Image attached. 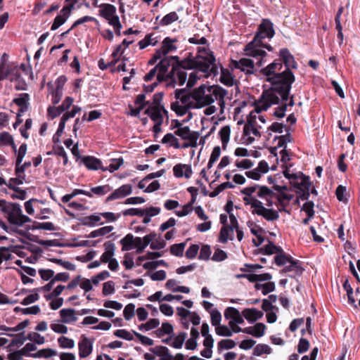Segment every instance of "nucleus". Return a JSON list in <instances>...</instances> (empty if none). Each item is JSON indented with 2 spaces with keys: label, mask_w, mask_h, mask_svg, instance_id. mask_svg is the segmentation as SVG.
<instances>
[{
  "label": "nucleus",
  "mask_w": 360,
  "mask_h": 360,
  "mask_svg": "<svg viewBox=\"0 0 360 360\" xmlns=\"http://www.w3.org/2000/svg\"><path fill=\"white\" fill-rule=\"evenodd\" d=\"M282 68V63L276 60L261 70L262 74L266 77V81L270 83L271 86L263 91L259 98L260 106L265 108L281 104L274 112V115L278 118L285 116L288 106L295 105L293 96L290 97L288 103L286 101L295 77L291 70L281 71Z\"/></svg>",
  "instance_id": "1"
},
{
  "label": "nucleus",
  "mask_w": 360,
  "mask_h": 360,
  "mask_svg": "<svg viewBox=\"0 0 360 360\" xmlns=\"http://www.w3.org/2000/svg\"><path fill=\"white\" fill-rule=\"evenodd\" d=\"M155 66L158 70L157 80L165 82L166 85L174 87L176 84L183 85L187 79V72L183 65V60L178 56L162 57Z\"/></svg>",
  "instance_id": "2"
},
{
  "label": "nucleus",
  "mask_w": 360,
  "mask_h": 360,
  "mask_svg": "<svg viewBox=\"0 0 360 360\" xmlns=\"http://www.w3.org/2000/svg\"><path fill=\"white\" fill-rule=\"evenodd\" d=\"M194 94L198 108L207 106L204 110L206 115H211L217 112L218 108L212 105L214 101H217L220 108V112H224L225 108L224 98L228 94L226 89L218 85H201L194 89Z\"/></svg>",
  "instance_id": "3"
},
{
  "label": "nucleus",
  "mask_w": 360,
  "mask_h": 360,
  "mask_svg": "<svg viewBox=\"0 0 360 360\" xmlns=\"http://www.w3.org/2000/svg\"><path fill=\"white\" fill-rule=\"evenodd\" d=\"M215 57L212 51L206 47H198V53L195 56H188L183 60V65L185 70L187 69H195L203 74V77H208L215 76L219 72V68L216 64Z\"/></svg>",
  "instance_id": "4"
},
{
  "label": "nucleus",
  "mask_w": 360,
  "mask_h": 360,
  "mask_svg": "<svg viewBox=\"0 0 360 360\" xmlns=\"http://www.w3.org/2000/svg\"><path fill=\"white\" fill-rule=\"evenodd\" d=\"M275 193L269 188H263L259 191L260 200H255L252 204L251 212L253 214L262 217L267 221H274L279 218V210L274 209L276 205L274 200Z\"/></svg>",
  "instance_id": "5"
},
{
  "label": "nucleus",
  "mask_w": 360,
  "mask_h": 360,
  "mask_svg": "<svg viewBox=\"0 0 360 360\" xmlns=\"http://www.w3.org/2000/svg\"><path fill=\"white\" fill-rule=\"evenodd\" d=\"M274 30L273 24L269 20H263L259 25L258 32L255 36L254 39L248 44L244 49L245 54L248 56L261 58L266 56V53L259 49V47L262 44V40L265 38L271 39L274 35Z\"/></svg>",
  "instance_id": "6"
},
{
  "label": "nucleus",
  "mask_w": 360,
  "mask_h": 360,
  "mask_svg": "<svg viewBox=\"0 0 360 360\" xmlns=\"http://www.w3.org/2000/svg\"><path fill=\"white\" fill-rule=\"evenodd\" d=\"M176 101L171 103V109L178 115H185L189 109L198 108L195 104L194 90L189 93L184 89L175 91Z\"/></svg>",
  "instance_id": "7"
},
{
  "label": "nucleus",
  "mask_w": 360,
  "mask_h": 360,
  "mask_svg": "<svg viewBox=\"0 0 360 360\" xmlns=\"http://www.w3.org/2000/svg\"><path fill=\"white\" fill-rule=\"evenodd\" d=\"M260 99H259L255 105V110H252L248 115L247 123L244 126L243 134L247 137V141L248 143H252L255 141V137L252 136V134L255 136L259 137L261 134L259 129L261 126L258 124L257 122V114L262 110H266L269 107L260 106Z\"/></svg>",
  "instance_id": "8"
},
{
  "label": "nucleus",
  "mask_w": 360,
  "mask_h": 360,
  "mask_svg": "<svg viewBox=\"0 0 360 360\" xmlns=\"http://www.w3.org/2000/svg\"><path fill=\"white\" fill-rule=\"evenodd\" d=\"M145 113L147 114L155 123L153 127V131L155 136H156L161 131V125L163 122L164 116H167V111L165 110V107H147L145 110Z\"/></svg>",
  "instance_id": "9"
},
{
  "label": "nucleus",
  "mask_w": 360,
  "mask_h": 360,
  "mask_svg": "<svg viewBox=\"0 0 360 360\" xmlns=\"http://www.w3.org/2000/svg\"><path fill=\"white\" fill-rule=\"evenodd\" d=\"M10 210L8 214V221L10 224L18 226H22L27 222L32 221V219L22 214L21 207L18 203H10Z\"/></svg>",
  "instance_id": "10"
},
{
  "label": "nucleus",
  "mask_w": 360,
  "mask_h": 360,
  "mask_svg": "<svg viewBox=\"0 0 360 360\" xmlns=\"http://www.w3.org/2000/svg\"><path fill=\"white\" fill-rule=\"evenodd\" d=\"M156 237L155 233H150L146 235L143 238L136 237V253L143 250L149 243H150V248L153 250H160L166 246V243L163 240H155Z\"/></svg>",
  "instance_id": "11"
},
{
  "label": "nucleus",
  "mask_w": 360,
  "mask_h": 360,
  "mask_svg": "<svg viewBox=\"0 0 360 360\" xmlns=\"http://www.w3.org/2000/svg\"><path fill=\"white\" fill-rule=\"evenodd\" d=\"M176 41V39H172L169 37H166L163 41L162 46L160 49L157 50L154 53L153 58L150 60V63H155L158 60L161 59L162 57H167L166 56L170 52L175 51L176 46L174 43Z\"/></svg>",
  "instance_id": "12"
},
{
  "label": "nucleus",
  "mask_w": 360,
  "mask_h": 360,
  "mask_svg": "<svg viewBox=\"0 0 360 360\" xmlns=\"http://www.w3.org/2000/svg\"><path fill=\"white\" fill-rule=\"evenodd\" d=\"M163 94L158 93L155 94L153 96V102L150 103L148 101H145L146 96L143 94H140L136 96V116L139 114L140 111L143 109L146 105L148 107L155 108L158 107H164L161 104V101L162 100Z\"/></svg>",
  "instance_id": "13"
},
{
  "label": "nucleus",
  "mask_w": 360,
  "mask_h": 360,
  "mask_svg": "<svg viewBox=\"0 0 360 360\" xmlns=\"http://www.w3.org/2000/svg\"><path fill=\"white\" fill-rule=\"evenodd\" d=\"M74 99L70 96H67L65 100L63 101L62 104L55 107V106H49L47 109L48 116L53 120L56 117L59 116L61 113L65 112L66 110L70 108L72 105Z\"/></svg>",
  "instance_id": "14"
},
{
  "label": "nucleus",
  "mask_w": 360,
  "mask_h": 360,
  "mask_svg": "<svg viewBox=\"0 0 360 360\" xmlns=\"http://www.w3.org/2000/svg\"><path fill=\"white\" fill-rule=\"evenodd\" d=\"M158 72L157 68L154 67L144 76L143 89L146 93L152 92L155 87L158 86L159 83L157 80Z\"/></svg>",
  "instance_id": "15"
},
{
  "label": "nucleus",
  "mask_w": 360,
  "mask_h": 360,
  "mask_svg": "<svg viewBox=\"0 0 360 360\" xmlns=\"http://www.w3.org/2000/svg\"><path fill=\"white\" fill-rule=\"evenodd\" d=\"M299 180L295 181L293 185L297 189L302 191L303 193L300 195L302 200H307L309 196V189L311 186V182L309 181V177L304 175L303 174H300Z\"/></svg>",
  "instance_id": "16"
},
{
  "label": "nucleus",
  "mask_w": 360,
  "mask_h": 360,
  "mask_svg": "<svg viewBox=\"0 0 360 360\" xmlns=\"http://www.w3.org/2000/svg\"><path fill=\"white\" fill-rule=\"evenodd\" d=\"M160 208L156 207H150L146 209H136V217L143 218L142 222L148 224L150 221L152 217L159 214Z\"/></svg>",
  "instance_id": "17"
},
{
  "label": "nucleus",
  "mask_w": 360,
  "mask_h": 360,
  "mask_svg": "<svg viewBox=\"0 0 360 360\" xmlns=\"http://www.w3.org/2000/svg\"><path fill=\"white\" fill-rule=\"evenodd\" d=\"M131 192V186L129 184H124L115 190L110 195L105 198V202L112 200L123 198Z\"/></svg>",
  "instance_id": "18"
},
{
  "label": "nucleus",
  "mask_w": 360,
  "mask_h": 360,
  "mask_svg": "<svg viewBox=\"0 0 360 360\" xmlns=\"http://www.w3.org/2000/svg\"><path fill=\"white\" fill-rule=\"evenodd\" d=\"M82 163H83L88 169L98 170L101 169L103 172L107 171L108 168H104L102 162L94 156H83L82 158Z\"/></svg>",
  "instance_id": "19"
},
{
  "label": "nucleus",
  "mask_w": 360,
  "mask_h": 360,
  "mask_svg": "<svg viewBox=\"0 0 360 360\" xmlns=\"http://www.w3.org/2000/svg\"><path fill=\"white\" fill-rule=\"evenodd\" d=\"M78 349L79 357L86 358L92 352L93 343L89 338L82 335L78 344Z\"/></svg>",
  "instance_id": "20"
},
{
  "label": "nucleus",
  "mask_w": 360,
  "mask_h": 360,
  "mask_svg": "<svg viewBox=\"0 0 360 360\" xmlns=\"http://www.w3.org/2000/svg\"><path fill=\"white\" fill-rule=\"evenodd\" d=\"M174 175L177 178L184 176L186 179H189L192 175V168L190 165L186 164H177L173 167Z\"/></svg>",
  "instance_id": "21"
},
{
  "label": "nucleus",
  "mask_w": 360,
  "mask_h": 360,
  "mask_svg": "<svg viewBox=\"0 0 360 360\" xmlns=\"http://www.w3.org/2000/svg\"><path fill=\"white\" fill-rule=\"evenodd\" d=\"M30 95L27 93H22L19 95L18 98H14L13 102L18 107V116H21L22 113L26 112L29 108Z\"/></svg>",
  "instance_id": "22"
},
{
  "label": "nucleus",
  "mask_w": 360,
  "mask_h": 360,
  "mask_svg": "<svg viewBox=\"0 0 360 360\" xmlns=\"http://www.w3.org/2000/svg\"><path fill=\"white\" fill-rule=\"evenodd\" d=\"M280 57L281 58L283 63L285 66V70H289L290 68H297V63L295 60L294 56L290 53L288 49H282L280 51L279 53Z\"/></svg>",
  "instance_id": "23"
},
{
  "label": "nucleus",
  "mask_w": 360,
  "mask_h": 360,
  "mask_svg": "<svg viewBox=\"0 0 360 360\" xmlns=\"http://www.w3.org/2000/svg\"><path fill=\"white\" fill-rule=\"evenodd\" d=\"M224 317L226 319L234 321V322L242 324L244 323V319L243 318L242 313L232 307H227L224 311Z\"/></svg>",
  "instance_id": "24"
},
{
  "label": "nucleus",
  "mask_w": 360,
  "mask_h": 360,
  "mask_svg": "<svg viewBox=\"0 0 360 360\" xmlns=\"http://www.w3.org/2000/svg\"><path fill=\"white\" fill-rule=\"evenodd\" d=\"M242 315L248 321L253 323L263 316V312L255 308H248L242 311Z\"/></svg>",
  "instance_id": "25"
},
{
  "label": "nucleus",
  "mask_w": 360,
  "mask_h": 360,
  "mask_svg": "<svg viewBox=\"0 0 360 360\" xmlns=\"http://www.w3.org/2000/svg\"><path fill=\"white\" fill-rule=\"evenodd\" d=\"M254 61L249 58H241L236 61L235 67L248 74H252L254 72Z\"/></svg>",
  "instance_id": "26"
},
{
  "label": "nucleus",
  "mask_w": 360,
  "mask_h": 360,
  "mask_svg": "<svg viewBox=\"0 0 360 360\" xmlns=\"http://www.w3.org/2000/svg\"><path fill=\"white\" fill-rule=\"evenodd\" d=\"M79 220L82 225L90 227H93L98 224L102 225L104 224L103 221H101V217L100 213L97 214H94L89 216L83 217Z\"/></svg>",
  "instance_id": "27"
},
{
  "label": "nucleus",
  "mask_w": 360,
  "mask_h": 360,
  "mask_svg": "<svg viewBox=\"0 0 360 360\" xmlns=\"http://www.w3.org/2000/svg\"><path fill=\"white\" fill-rule=\"evenodd\" d=\"M234 229L228 226H223L221 228L218 241L221 243H226L229 240H233L234 236Z\"/></svg>",
  "instance_id": "28"
},
{
  "label": "nucleus",
  "mask_w": 360,
  "mask_h": 360,
  "mask_svg": "<svg viewBox=\"0 0 360 360\" xmlns=\"http://www.w3.org/2000/svg\"><path fill=\"white\" fill-rule=\"evenodd\" d=\"M284 272L292 273L290 276L292 277H295L296 276H300L302 274L303 269L299 264L298 262L295 261L293 259L287 264V265L284 267Z\"/></svg>",
  "instance_id": "29"
},
{
  "label": "nucleus",
  "mask_w": 360,
  "mask_h": 360,
  "mask_svg": "<svg viewBox=\"0 0 360 360\" xmlns=\"http://www.w3.org/2000/svg\"><path fill=\"white\" fill-rule=\"evenodd\" d=\"M61 321L65 323L75 322V310L73 309H63L60 311Z\"/></svg>",
  "instance_id": "30"
},
{
  "label": "nucleus",
  "mask_w": 360,
  "mask_h": 360,
  "mask_svg": "<svg viewBox=\"0 0 360 360\" xmlns=\"http://www.w3.org/2000/svg\"><path fill=\"white\" fill-rule=\"evenodd\" d=\"M105 251L101 257V261L103 263H107L112 257L114 255L115 244L110 241H107L104 243Z\"/></svg>",
  "instance_id": "31"
},
{
  "label": "nucleus",
  "mask_w": 360,
  "mask_h": 360,
  "mask_svg": "<svg viewBox=\"0 0 360 360\" xmlns=\"http://www.w3.org/2000/svg\"><path fill=\"white\" fill-rule=\"evenodd\" d=\"M174 134L180 136L183 140H186L199 134L196 131H191L188 126H179L175 130Z\"/></svg>",
  "instance_id": "32"
},
{
  "label": "nucleus",
  "mask_w": 360,
  "mask_h": 360,
  "mask_svg": "<svg viewBox=\"0 0 360 360\" xmlns=\"http://www.w3.org/2000/svg\"><path fill=\"white\" fill-rule=\"evenodd\" d=\"M220 82L226 86H233L235 84V79L229 70L221 68Z\"/></svg>",
  "instance_id": "33"
},
{
  "label": "nucleus",
  "mask_w": 360,
  "mask_h": 360,
  "mask_svg": "<svg viewBox=\"0 0 360 360\" xmlns=\"http://www.w3.org/2000/svg\"><path fill=\"white\" fill-rule=\"evenodd\" d=\"M101 15L105 18L106 20L116 15V8L115 6L110 4H103L101 6Z\"/></svg>",
  "instance_id": "34"
},
{
  "label": "nucleus",
  "mask_w": 360,
  "mask_h": 360,
  "mask_svg": "<svg viewBox=\"0 0 360 360\" xmlns=\"http://www.w3.org/2000/svg\"><path fill=\"white\" fill-rule=\"evenodd\" d=\"M155 355L162 357V360H171L172 355L169 353V349L164 346H157L151 349Z\"/></svg>",
  "instance_id": "35"
},
{
  "label": "nucleus",
  "mask_w": 360,
  "mask_h": 360,
  "mask_svg": "<svg viewBox=\"0 0 360 360\" xmlns=\"http://www.w3.org/2000/svg\"><path fill=\"white\" fill-rule=\"evenodd\" d=\"M120 243L122 251H128L135 248V238L131 233H129L120 240Z\"/></svg>",
  "instance_id": "36"
},
{
  "label": "nucleus",
  "mask_w": 360,
  "mask_h": 360,
  "mask_svg": "<svg viewBox=\"0 0 360 360\" xmlns=\"http://www.w3.org/2000/svg\"><path fill=\"white\" fill-rule=\"evenodd\" d=\"M219 134L221 138L222 148L226 149V146L229 141L231 128L229 125L224 126L221 128Z\"/></svg>",
  "instance_id": "37"
},
{
  "label": "nucleus",
  "mask_w": 360,
  "mask_h": 360,
  "mask_svg": "<svg viewBox=\"0 0 360 360\" xmlns=\"http://www.w3.org/2000/svg\"><path fill=\"white\" fill-rule=\"evenodd\" d=\"M186 338L187 334L185 332H181L176 335H173L172 342H171L170 346L176 349L181 348Z\"/></svg>",
  "instance_id": "38"
},
{
  "label": "nucleus",
  "mask_w": 360,
  "mask_h": 360,
  "mask_svg": "<svg viewBox=\"0 0 360 360\" xmlns=\"http://www.w3.org/2000/svg\"><path fill=\"white\" fill-rule=\"evenodd\" d=\"M158 42V38L154 37L153 34H149L146 35L145 38L139 42V46L141 49H143L150 45L155 46Z\"/></svg>",
  "instance_id": "39"
},
{
  "label": "nucleus",
  "mask_w": 360,
  "mask_h": 360,
  "mask_svg": "<svg viewBox=\"0 0 360 360\" xmlns=\"http://www.w3.org/2000/svg\"><path fill=\"white\" fill-rule=\"evenodd\" d=\"M57 354V352L51 348L42 349H39L34 354H30V356L33 358H49L53 356H56Z\"/></svg>",
  "instance_id": "40"
},
{
  "label": "nucleus",
  "mask_w": 360,
  "mask_h": 360,
  "mask_svg": "<svg viewBox=\"0 0 360 360\" xmlns=\"http://www.w3.org/2000/svg\"><path fill=\"white\" fill-rule=\"evenodd\" d=\"M174 331L172 325L168 322L162 323L160 328L155 330V334L158 337L161 338L165 335H171Z\"/></svg>",
  "instance_id": "41"
},
{
  "label": "nucleus",
  "mask_w": 360,
  "mask_h": 360,
  "mask_svg": "<svg viewBox=\"0 0 360 360\" xmlns=\"http://www.w3.org/2000/svg\"><path fill=\"white\" fill-rule=\"evenodd\" d=\"M113 229H114V227L112 226H103V227L99 228L98 229L91 231L88 236H86V237L87 238H96L98 236H103L108 234Z\"/></svg>",
  "instance_id": "42"
},
{
  "label": "nucleus",
  "mask_w": 360,
  "mask_h": 360,
  "mask_svg": "<svg viewBox=\"0 0 360 360\" xmlns=\"http://www.w3.org/2000/svg\"><path fill=\"white\" fill-rule=\"evenodd\" d=\"M214 254L211 257L212 260L214 262H222L227 259L228 255L227 253L221 250L219 245H215L213 247Z\"/></svg>",
  "instance_id": "43"
},
{
  "label": "nucleus",
  "mask_w": 360,
  "mask_h": 360,
  "mask_svg": "<svg viewBox=\"0 0 360 360\" xmlns=\"http://www.w3.org/2000/svg\"><path fill=\"white\" fill-rule=\"evenodd\" d=\"M263 188H267L266 186H260L259 185H255L252 186H249L243 188L241 191V193L244 194L245 195H249V196H256L259 198V191Z\"/></svg>",
  "instance_id": "44"
},
{
  "label": "nucleus",
  "mask_w": 360,
  "mask_h": 360,
  "mask_svg": "<svg viewBox=\"0 0 360 360\" xmlns=\"http://www.w3.org/2000/svg\"><path fill=\"white\" fill-rule=\"evenodd\" d=\"M186 246V243L183 242L178 244H174L170 246L169 251L172 255L176 257H182L184 255V249Z\"/></svg>",
  "instance_id": "45"
},
{
  "label": "nucleus",
  "mask_w": 360,
  "mask_h": 360,
  "mask_svg": "<svg viewBox=\"0 0 360 360\" xmlns=\"http://www.w3.org/2000/svg\"><path fill=\"white\" fill-rule=\"evenodd\" d=\"M112 190V188L108 185L98 186L96 187L91 188V193H94L97 196H103L109 193Z\"/></svg>",
  "instance_id": "46"
},
{
  "label": "nucleus",
  "mask_w": 360,
  "mask_h": 360,
  "mask_svg": "<svg viewBox=\"0 0 360 360\" xmlns=\"http://www.w3.org/2000/svg\"><path fill=\"white\" fill-rule=\"evenodd\" d=\"M13 311L15 312H22L25 315L28 314H38L41 309L38 305H34L30 307L27 308H21L20 307H16L14 308Z\"/></svg>",
  "instance_id": "47"
},
{
  "label": "nucleus",
  "mask_w": 360,
  "mask_h": 360,
  "mask_svg": "<svg viewBox=\"0 0 360 360\" xmlns=\"http://www.w3.org/2000/svg\"><path fill=\"white\" fill-rule=\"evenodd\" d=\"M160 324L158 319H151L145 323L139 326V329L141 331H148L157 328Z\"/></svg>",
  "instance_id": "48"
},
{
  "label": "nucleus",
  "mask_w": 360,
  "mask_h": 360,
  "mask_svg": "<svg viewBox=\"0 0 360 360\" xmlns=\"http://www.w3.org/2000/svg\"><path fill=\"white\" fill-rule=\"evenodd\" d=\"M7 186L9 189L15 191L17 193L11 195L13 199L25 200L27 197V193L25 191L21 189L19 187L15 186L13 184H8Z\"/></svg>",
  "instance_id": "49"
},
{
  "label": "nucleus",
  "mask_w": 360,
  "mask_h": 360,
  "mask_svg": "<svg viewBox=\"0 0 360 360\" xmlns=\"http://www.w3.org/2000/svg\"><path fill=\"white\" fill-rule=\"evenodd\" d=\"M292 259L291 257L286 255L283 250L276 254V256L274 258L275 263L278 266L287 265V264Z\"/></svg>",
  "instance_id": "50"
},
{
  "label": "nucleus",
  "mask_w": 360,
  "mask_h": 360,
  "mask_svg": "<svg viewBox=\"0 0 360 360\" xmlns=\"http://www.w3.org/2000/svg\"><path fill=\"white\" fill-rule=\"evenodd\" d=\"M292 198L293 195L292 194L280 193L278 194L275 193L274 200L275 201V200H276L278 201L281 206L285 207V204L290 201Z\"/></svg>",
  "instance_id": "51"
},
{
  "label": "nucleus",
  "mask_w": 360,
  "mask_h": 360,
  "mask_svg": "<svg viewBox=\"0 0 360 360\" xmlns=\"http://www.w3.org/2000/svg\"><path fill=\"white\" fill-rule=\"evenodd\" d=\"M8 336L15 337L13 340H12L10 346H21L23 345L25 340H27V337L25 335V333L22 332L19 334H8Z\"/></svg>",
  "instance_id": "52"
},
{
  "label": "nucleus",
  "mask_w": 360,
  "mask_h": 360,
  "mask_svg": "<svg viewBox=\"0 0 360 360\" xmlns=\"http://www.w3.org/2000/svg\"><path fill=\"white\" fill-rule=\"evenodd\" d=\"M29 229H43V230H47V231H55L56 227L54 224L52 222H34V225L32 227H29Z\"/></svg>",
  "instance_id": "53"
},
{
  "label": "nucleus",
  "mask_w": 360,
  "mask_h": 360,
  "mask_svg": "<svg viewBox=\"0 0 360 360\" xmlns=\"http://www.w3.org/2000/svg\"><path fill=\"white\" fill-rule=\"evenodd\" d=\"M178 19L179 15L176 12L173 11L165 15L160 20V24L162 25H168L176 21Z\"/></svg>",
  "instance_id": "54"
},
{
  "label": "nucleus",
  "mask_w": 360,
  "mask_h": 360,
  "mask_svg": "<svg viewBox=\"0 0 360 360\" xmlns=\"http://www.w3.org/2000/svg\"><path fill=\"white\" fill-rule=\"evenodd\" d=\"M109 24L113 26L115 32L117 35H120V29L122 27L121 23L120 22L119 17L117 15H115L107 19Z\"/></svg>",
  "instance_id": "55"
},
{
  "label": "nucleus",
  "mask_w": 360,
  "mask_h": 360,
  "mask_svg": "<svg viewBox=\"0 0 360 360\" xmlns=\"http://www.w3.org/2000/svg\"><path fill=\"white\" fill-rule=\"evenodd\" d=\"M58 344L62 348L72 349L75 346L73 340L65 336H61L58 339Z\"/></svg>",
  "instance_id": "56"
},
{
  "label": "nucleus",
  "mask_w": 360,
  "mask_h": 360,
  "mask_svg": "<svg viewBox=\"0 0 360 360\" xmlns=\"http://www.w3.org/2000/svg\"><path fill=\"white\" fill-rule=\"evenodd\" d=\"M262 250H264V253L266 255L277 254L281 251V248L275 245L270 241H268V244L264 245Z\"/></svg>",
  "instance_id": "57"
},
{
  "label": "nucleus",
  "mask_w": 360,
  "mask_h": 360,
  "mask_svg": "<svg viewBox=\"0 0 360 360\" xmlns=\"http://www.w3.org/2000/svg\"><path fill=\"white\" fill-rule=\"evenodd\" d=\"M215 332L219 336L231 337L232 335V331L224 325L219 324L215 326Z\"/></svg>",
  "instance_id": "58"
},
{
  "label": "nucleus",
  "mask_w": 360,
  "mask_h": 360,
  "mask_svg": "<svg viewBox=\"0 0 360 360\" xmlns=\"http://www.w3.org/2000/svg\"><path fill=\"white\" fill-rule=\"evenodd\" d=\"M211 323L213 326L220 324L221 321V314L217 309H213L210 312Z\"/></svg>",
  "instance_id": "59"
},
{
  "label": "nucleus",
  "mask_w": 360,
  "mask_h": 360,
  "mask_svg": "<svg viewBox=\"0 0 360 360\" xmlns=\"http://www.w3.org/2000/svg\"><path fill=\"white\" fill-rule=\"evenodd\" d=\"M27 340L33 341L38 345H42L45 342L44 337L41 336L39 333L34 332L30 333L27 336Z\"/></svg>",
  "instance_id": "60"
},
{
  "label": "nucleus",
  "mask_w": 360,
  "mask_h": 360,
  "mask_svg": "<svg viewBox=\"0 0 360 360\" xmlns=\"http://www.w3.org/2000/svg\"><path fill=\"white\" fill-rule=\"evenodd\" d=\"M110 161L111 162L108 166L104 167V168H108L107 171H110V172L117 170L123 163V160L122 158L112 159Z\"/></svg>",
  "instance_id": "61"
},
{
  "label": "nucleus",
  "mask_w": 360,
  "mask_h": 360,
  "mask_svg": "<svg viewBox=\"0 0 360 360\" xmlns=\"http://www.w3.org/2000/svg\"><path fill=\"white\" fill-rule=\"evenodd\" d=\"M266 326L262 323H256L253 326V336L256 338H260L264 335Z\"/></svg>",
  "instance_id": "62"
},
{
  "label": "nucleus",
  "mask_w": 360,
  "mask_h": 360,
  "mask_svg": "<svg viewBox=\"0 0 360 360\" xmlns=\"http://www.w3.org/2000/svg\"><path fill=\"white\" fill-rule=\"evenodd\" d=\"M211 253L210 246L209 245H204L200 251L199 259L208 260L210 258Z\"/></svg>",
  "instance_id": "63"
},
{
  "label": "nucleus",
  "mask_w": 360,
  "mask_h": 360,
  "mask_svg": "<svg viewBox=\"0 0 360 360\" xmlns=\"http://www.w3.org/2000/svg\"><path fill=\"white\" fill-rule=\"evenodd\" d=\"M13 140V136L7 131L0 133V146H8L12 143Z\"/></svg>",
  "instance_id": "64"
}]
</instances>
